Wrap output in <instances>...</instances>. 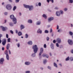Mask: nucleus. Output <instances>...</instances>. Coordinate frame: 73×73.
Wrapping results in <instances>:
<instances>
[{
    "label": "nucleus",
    "instance_id": "63",
    "mask_svg": "<svg viewBox=\"0 0 73 73\" xmlns=\"http://www.w3.org/2000/svg\"><path fill=\"white\" fill-rule=\"evenodd\" d=\"M59 48H63V47L61 45L60 46Z\"/></svg>",
    "mask_w": 73,
    "mask_h": 73
},
{
    "label": "nucleus",
    "instance_id": "4",
    "mask_svg": "<svg viewBox=\"0 0 73 73\" xmlns=\"http://www.w3.org/2000/svg\"><path fill=\"white\" fill-rule=\"evenodd\" d=\"M6 8L7 10H11L12 9V6L10 4L7 5L6 6Z\"/></svg>",
    "mask_w": 73,
    "mask_h": 73
},
{
    "label": "nucleus",
    "instance_id": "64",
    "mask_svg": "<svg viewBox=\"0 0 73 73\" xmlns=\"http://www.w3.org/2000/svg\"><path fill=\"white\" fill-rule=\"evenodd\" d=\"M2 50H4V47H2Z\"/></svg>",
    "mask_w": 73,
    "mask_h": 73
},
{
    "label": "nucleus",
    "instance_id": "58",
    "mask_svg": "<svg viewBox=\"0 0 73 73\" xmlns=\"http://www.w3.org/2000/svg\"><path fill=\"white\" fill-rule=\"evenodd\" d=\"M58 29H59V26L57 25V29L58 30Z\"/></svg>",
    "mask_w": 73,
    "mask_h": 73
},
{
    "label": "nucleus",
    "instance_id": "8",
    "mask_svg": "<svg viewBox=\"0 0 73 73\" xmlns=\"http://www.w3.org/2000/svg\"><path fill=\"white\" fill-rule=\"evenodd\" d=\"M4 61V59L3 58H1L0 59V64L3 65V62Z\"/></svg>",
    "mask_w": 73,
    "mask_h": 73
},
{
    "label": "nucleus",
    "instance_id": "28",
    "mask_svg": "<svg viewBox=\"0 0 73 73\" xmlns=\"http://www.w3.org/2000/svg\"><path fill=\"white\" fill-rule=\"evenodd\" d=\"M3 36L2 34H0V44L1 43V37Z\"/></svg>",
    "mask_w": 73,
    "mask_h": 73
},
{
    "label": "nucleus",
    "instance_id": "32",
    "mask_svg": "<svg viewBox=\"0 0 73 73\" xmlns=\"http://www.w3.org/2000/svg\"><path fill=\"white\" fill-rule=\"evenodd\" d=\"M47 68L48 69H49V70H52V68H51V67L50 66H48L47 67Z\"/></svg>",
    "mask_w": 73,
    "mask_h": 73
},
{
    "label": "nucleus",
    "instance_id": "50",
    "mask_svg": "<svg viewBox=\"0 0 73 73\" xmlns=\"http://www.w3.org/2000/svg\"><path fill=\"white\" fill-rule=\"evenodd\" d=\"M8 1L10 3H12L13 2L12 0H8Z\"/></svg>",
    "mask_w": 73,
    "mask_h": 73
},
{
    "label": "nucleus",
    "instance_id": "36",
    "mask_svg": "<svg viewBox=\"0 0 73 73\" xmlns=\"http://www.w3.org/2000/svg\"><path fill=\"white\" fill-rule=\"evenodd\" d=\"M68 8H65L64 9V11H65V12H66L67 11H68Z\"/></svg>",
    "mask_w": 73,
    "mask_h": 73
},
{
    "label": "nucleus",
    "instance_id": "10",
    "mask_svg": "<svg viewBox=\"0 0 73 73\" xmlns=\"http://www.w3.org/2000/svg\"><path fill=\"white\" fill-rule=\"evenodd\" d=\"M30 64H31V62L29 61H26L25 62V65L28 66L30 65Z\"/></svg>",
    "mask_w": 73,
    "mask_h": 73
},
{
    "label": "nucleus",
    "instance_id": "30",
    "mask_svg": "<svg viewBox=\"0 0 73 73\" xmlns=\"http://www.w3.org/2000/svg\"><path fill=\"white\" fill-rule=\"evenodd\" d=\"M69 34L70 35V36H72L73 34V33L71 31H70L69 32Z\"/></svg>",
    "mask_w": 73,
    "mask_h": 73
},
{
    "label": "nucleus",
    "instance_id": "13",
    "mask_svg": "<svg viewBox=\"0 0 73 73\" xmlns=\"http://www.w3.org/2000/svg\"><path fill=\"white\" fill-rule=\"evenodd\" d=\"M27 44L28 45H32L33 44V42H32V41L30 40L28 42Z\"/></svg>",
    "mask_w": 73,
    "mask_h": 73
},
{
    "label": "nucleus",
    "instance_id": "17",
    "mask_svg": "<svg viewBox=\"0 0 73 73\" xmlns=\"http://www.w3.org/2000/svg\"><path fill=\"white\" fill-rule=\"evenodd\" d=\"M28 23L29 24H32L33 23L32 20V19H29L28 21Z\"/></svg>",
    "mask_w": 73,
    "mask_h": 73
},
{
    "label": "nucleus",
    "instance_id": "20",
    "mask_svg": "<svg viewBox=\"0 0 73 73\" xmlns=\"http://www.w3.org/2000/svg\"><path fill=\"white\" fill-rule=\"evenodd\" d=\"M59 12L60 13V14L62 15L64 14V11H62V10H61L59 11Z\"/></svg>",
    "mask_w": 73,
    "mask_h": 73
},
{
    "label": "nucleus",
    "instance_id": "7",
    "mask_svg": "<svg viewBox=\"0 0 73 73\" xmlns=\"http://www.w3.org/2000/svg\"><path fill=\"white\" fill-rule=\"evenodd\" d=\"M56 41L58 44H61V39L60 38H58L56 39Z\"/></svg>",
    "mask_w": 73,
    "mask_h": 73
},
{
    "label": "nucleus",
    "instance_id": "31",
    "mask_svg": "<svg viewBox=\"0 0 73 73\" xmlns=\"http://www.w3.org/2000/svg\"><path fill=\"white\" fill-rule=\"evenodd\" d=\"M69 3H70L71 4H72L73 3V0H69Z\"/></svg>",
    "mask_w": 73,
    "mask_h": 73
},
{
    "label": "nucleus",
    "instance_id": "25",
    "mask_svg": "<svg viewBox=\"0 0 73 73\" xmlns=\"http://www.w3.org/2000/svg\"><path fill=\"white\" fill-rule=\"evenodd\" d=\"M53 64L54 66L56 67V68H57V64L56 63L54 62Z\"/></svg>",
    "mask_w": 73,
    "mask_h": 73
},
{
    "label": "nucleus",
    "instance_id": "19",
    "mask_svg": "<svg viewBox=\"0 0 73 73\" xmlns=\"http://www.w3.org/2000/svg\"><path fill=\"white\" fill-rule=\"evenodd\" d=\"M10 47V44H7L6 47L7 49V50H8V49H9V48Z\"/></svg>",
    "mask_w": 73,
    "mask_h": 73
},
{
    "label": "nucleus",
    "instance_id": "57",
    "mask_svg": "<svg viewBox=\"0 0 73 73\" xmlns=\"http://www.w3.org/2000/svg\"><path fill=\"white\" fill-rule=\"evenodd\" d=\"M55 9H58V8L57 7H56L54 8Z\"/></svg>",
    "mask_w": 73,
    "mask_h": 73
},
{
    "label": "nucleus",
    "instance_id": "5",
    "mask_svg": "<svg viewBox=\"0 0 73 73\" xmlns=\"http://www.w3.org/2000/svg\"><path fill=\"white\" fill-rule=\"evenodd\" d=\"M0 28L1 29H2V31H6V30H8V28L7 27H4L1 26Z\"/></svg>",
    "mask_w": 73,
    "mask_h": 73
},
{
    "label": "nucleus",
    "instance_id": "39",
    "mask_svg": "<svg viewBox=\"0 0 73 73\" xmlns=\"http://www.w3.org/2000/svg\"><path fill=\"white\" fill-rule=\"evenodd\" d=\"M69 57L68 56L66 59V61H69Z\"/></svg>",
    "mask_w": 73,
    "mask_h": 73
},
{
    "label": "nucleus",
    "instance_id": "56",
    "mask_svg": "<svg viewBox=\"0 0 73 73\" xmlns=\"http://www.w3.org/2000/svg\"><path fill=\"white\" fill-rule=\"evenodd\" d=\"M42 52H40V53L39 54V56H41V54H42Z\"/></svg>",
    "mask_w": 73,
    "mask_h": 73
},
{
    "label": "nucleus",
    "instance_id": "59",
    "mask_svg": "<svg viewBox=\"0 0 73 73\" xmlns=\"http://www.w3.org/2000/svg\"><path fill=\"white\" fill-rule=\"evenodd\" d=\"M71 53H72V54H73V49L71 50Z\"/></svg>",
    "mask_w": 73,
    "mask_h": 73
},
{
    "label": "nucleus",
    "instance_id": "12",
    "mask_svg": "<svg viewBox=\"0 0 73 73\" xmlns=\"http://www.w3.org/2000/svg\"><path fill=\"white\" fill-rule=\"evenodd\" d=\"M37 33L41 34L42 33V30L40 28H39L37 31Z\"/></svg>",
    "mask_w": 73,
    "mask_h": 73
},
{
    "label": "nucleus",
    "instance_id": "33",
    "mask_svg": "<svg viewBox=\"0 0 73 73\" xmlns=\"http://www.w3.org/2000/svg\"><path fill=\"white\" fill-rule=\"evenodd\" d=\"M44 33H49V31L46 30L44 31Z\"/></svg>",
    "mask_w": 73,
    "mask_h": 73
},
{
    "label": "nucleus",
    "instance_id": "37",
    "mask_svg": "<svg viewBox=\"0 0 73 73\" xmlns=\"http://www.w3.org/2000/svg\"><path fill=\"white\" fill-rule=\"evenodd\" d=\"M9 25L10 26H11V27H12V26H13V24L12 23H9Z\"/></svg>",
    "mask_w": 73,
    "mask_h": 73
},
{
    "label": "nucleus",
    "instance_id": "6",
    "mask_svg": "<svg viewBox=\"0 0 73 73\" xmlns=\"http://www.w3.org/2000/svg\"><path fill=\"white\" fill-rule=\"evenodd\" d=\"M6 42L7 40L6 39H4L3 40V41L2 42V44L3 46H5V45Z\"/></svg>",
    "mask_w": 73,
    "mask_h": 73
},
{
    "label": "nucleus",
    "instance_id": "35",
    "mask_svg": "<svg viewBox=\"0 0 73 73\" xmlns=\"http://www.w3.org/2000/svg\"><path fill=\"white\" fill-rule=\"evenodd\" d=\"M70 59L71 61H73V57L72 56H71V57H70Z\"/></svg>",
    "mask_w": 73,
    "mask_h": 73
},
{
    "label": "nucleus",
    "instance_id": "52",
    "mask_svg": "<svg viewBox=\"0 0 73 73\" xmlns=\"http://www.w3.org/2000/svg\"><path fill=\"white\" fill-rule=\"evenodd\" d=\"M9 54H11V51H10V50H9Z\"/></svg>",
    "mask_w": 73,
    "mask_h": 73
},
{
    "label": "nucleus",
    "instance_id": "44",
    "mask_svg": "<svg viewBox=\"0 0 73 73\" xmlns=\"http://www.w3.org/2000/svg\"><path fill=\"white\" fill-rule=\"evenodd\" d=\"M38 5L39 7H41V3L40 2L39 3H38Z\"/></svg>",
    "mask_w": 73,
    "mask_h": 73
},
{
    "label": "nucleus",
    "instance_id": "55",
    "mask_svg": "<svg viewBox=\"0 0 73 73\" xmlns=\"http://www.w3.org/2000/svg\"><path fill=\"white\" fill-rule=\"evenodd\" d=\"M50 33H52V29H50Z\"/></svg>",
    "mask_w": 73,
    "mask_h": 73
},
{
    "label": "nucleus",
    "instance_id": "15",
    "mask_svg": "<svg viewBox=\"0 0 73 73\" xmlns=\"http://www.w3.org/2000/svg\"><path fill=\"white\" fill-rule=\"evenodd\" d=\"M50 46L51 49H52V50L54 49V45L52 43H51Z\"/></svg>",
    "mask_w": 73,
    "mask_h": 73
},
{
    "label": "nucleus",
    "instance_id": "38",
    "mask_svg": "<svg viewBox=\"0 0 73 73\" xmlns=\"http://www.w3.org/2000/svg\"><path fill=\"white\" fill-rule=\"evenodd\" d=\"M46 40L47 41H49V38L48 36H47L46 37Z\"/></svg>",
    "mask_w": 73,
    "mask_h": 73
},
{
    "label": "nucleus",
    "instance_id": "62",
    "mask_svg": "<svg viewBox=\"0 0 73 73\" xmlns=\"http://www.w3.org/2000/svg\"><path fill=\"white\" fill-rule=\"evenodd\" d=\"M46 56V54H42V56H43V57H45Z\"/></svg>",
    "mask_w": 73,
    "mask_h": 73
},
{
    "label": "nucleus",
    "instance_id": "40",
    "mask_svg": "<svg viewBox=\"0 0 73 73\" xmlns=\"http://www.w3.org/2000/svg\"><path fill=\"white\" fill-rule=\"evenodd\" d=\"M42 16L43 17H44V18H45V19H46V15L45 14H43L42 15Z\"/></svg>",
    "mask_w": 73,
    "mask_h": 73
},
{
    "label": "nucleus",
    "instance_id": "43",
    "mask_svg": "<svg viewBox=\"0 0 73 73\" xmlns=\"http://www.w3.org/2000/svg\"><path fill=\"white\" fill-rule=\"evenodd\" d=\"M45 57L47 58H49V56L48 54H46Z\"/></svg>",
    "mask_w": 73,
    "mask_h": 73
},
{
    "label": "nucleus",
    "instance_id": "46",
    "mask_svg": "<svg viewBox=\"0 0 73 73\" xmlns=\"http://www.w3.org/2000/svg\"><path fill=\"white\" fill-rule=\"evenodd\" d=\"M61 31V29H59V30H58V32H60Z\"/></svg>",
    "mask_w": 73,
    "mask_h": 73
},
{
    "label": "nucleus",
    "instance_id": "24",
    "mask_svg": "<svg viewBox=\"0 0 73 73\" xmlns=\"http://www.w3.org/2000/svg\"><path fill=\"white\" fill-rule=\"evenodd\" d=\"M6 58L7 60H9V55H6Z\"/></svg>",
    "mask_w": 73,
    "mask_h": 73
},
{
    "label": "nucleus",
    "instance_id": "29",
    "mask_svg": "<svg viewBox=\"0 0 73 73\" xmlns=\"http://www.w3.org/2000/svg\"><path fill=\"white\" fill-rule=\"evenodd\" d=\"M25 37L26 38H28V35L27 34H26L25 35Z\"/></svg>",
    "mask_w": 73,
    "mask_h": 73
},
{
    "label": "nucleus",
    "instance_id": "53",
    "mask_svg": "<svg viewBox=\"0 0 73 73\" xmlns=\"http://www.w3.org/2000/svg\"><path fill=\"white\" fill-rule=\"evenodd\" d=\"M6 37L7 38H8V35L7 34L6 35Z\"/></svg>",
    "mask_w": 73,
    "mask_h": 73
},
{
    "label": "nucleus",
    "instance_id": "45",
    "mask_svg": "<svg viewBox=\"0 0 73 73\" xmlns=\"http://www.w3.org/2000/svg\"><path fill=\"white\" fill-rule=\"evenodd\" d=\"M19 1L20 0H15V3H19Z\"/></svg>",
    "mask_w": 73,
    "mask_h": 73
},
{
    "label": "nucleus",
    "instance_id": "16",
    "mask_svg": "<svg viewBox=\"0 0 73 73\" xmlns=\"http://www.w3.org/2000/svg\"><path fill=\"white\" fill-rule=\"evenodd\" d=\"M24 28H25V27L24 26V25H21L20 26V28L22 30V29H24Z\"/></svg>",
    "mask_w": 73,
    "mask_h": 73
},
{
    "label": "nucleus",
    "instance_id": "51",
    "mask_svg": "<svg viewBox=\"0 0 73 73\" xmlns=\"http://www.w3.org/2000/svg\"><path fill=\"white\" fill-rule=\"evenodd\" d=\"M26 73H30V71H27L25 72Z\"/></svg>",
    "mask_w": 73,
    "mask_h": 73
},
{
    "label": "nucleus",
    "instance_id": "18",
    "mask_svg": "<svg viewBox=\"0 0 73 73\" xmlns=\"http://www.w3.org/2000/svg\"><path fill=\"white\" fill-rule=\"evenodd\" d=\"M41 22L40 21H38L36 23V25H40L41 24Z\"/></svg>",
    "mask_w": 73,
    "mask_h": 73
},
{
    "label": "nucleus",
    "instance_id": "22",
    "mask_svg": "<svg viewBox=\"0 0 73 73\" xmlns=\"http://www.w3.org/2000/svg\"><path fill=\"white\" fill-rule=\"evenodd\" d=\"M49 1H51L52 3H54V1L53 0H47V1L49 3Z\"/></svg>",
    "mask_w": 73,
    "mask_h": 73
},
{
    "label": "nucleus",
    "instance_id": "47",
    "mask_svg": "<svg viewBox=\"0 0 73 73\" xmlns=\"http://www.w3.org/2000/svg\"><path fill=\"white\" fill-rule=\"evenodd\" d=\"M44 48H46V44H44Z\"/></svg>",
    "mask_w": 73,
    "mask_h": 73
},
{
    "label": "nucleus",
    "instance_id": "3",
    "mask_svg": "<svg viewBox=\"0 0 73 73\" xmlns=\"http://www.w3.org/2000/svg\"><path fill=\"white\" fill-rule=\"evenodd\" d=\"M10 19L13 20V21L14 23V24H16L17 23V19L15 17V16L13 15H11L10 16Z\"/></svg>",
    "mask_w": 73,
    "mask_h": 73
},
{
    "label": "nucleus",
    "instance_id": "27",
    "mask_svg": "<svg viewBox=\"0 0 73 73\" xmlns=\"http://www.w3.org/2000/svg\"><path fill=\"white\" fill-rule=\"evenodd\" d=\"M5 55H8V50H6L5 52Z\"/></svg>",
    "mask_w": 73,
    "mask_h": 73
},
{
    "label": "nucleus",
    "instance_id": "54",
    "mask_svg": "<svg viewBox=\"0 0 73 73\" xmlns=\"http://www.w3.org/2000/svg\"><path fill=\"white\" fill-rule=\"evenodd\" d=\"M59 66H60L61 67V66H62V64L61 63H59Z\"/></svg>",
    "mask_w": 73,
    "mask_h": 73
},
{
    "label": "nucleus",
    "instance_id": "42",
    "mask_svg": "<svg viewBox=\"0 0 73 73\" xmlns=\"http://www.w3.org/2000/svg\"><path fill=\"white\" fill-rule=\"evenodd\" d=\"M10 40H11V38H9L7 39V42H10Z\"/></svg>",
    "mask_w": 73,
    "mask_h": 73
},
{
    "label": "nucleus",
    "instance_id": "9",
    "mask_svg": "<svg viewBox=\"0 0 73 73\" xmlns=\"http://www.w3.org/2000/svg\"><path fill=\"white\" fill-rule=\"evenodd\" d=\"M68 42L70 45L73 44V40H72L69 39L68 40Z\"/></svg>",
    "mask_w": 73,
    "mask_h": 73
},
{
    "label": "nucleus",
    "instance_id": "60",
    "mask_svg": "<svg viewBox=\"0 0 73 73\" xmlns=\"http://www.w3.org/2000/svg\"><path fill=\"white\" fill-rule=\"evenodd\" d=\"M20 44L19 43H18V44H17V47L19 48V47H20Z\"/></svg>",
    "mask_w": 73,
    "mask_h": 73
},
{
    "label": "nucleus",
    "instance_id": "2",
    "mask_svg": "<svg viewBox=\"0 0 73 73\" xmlns=\"http://www.w3.org/2000/svg\"><path fill=\"white\" fill-rule=\"evenodd\" d=\"M23 6L25 8L27 9L28 8L30 11H33V5H29L24 4Z\"/></svg>",
    "mask_w": 73,
    "mask_h": 73
},
{
    "label": "nucleus",
    "instance_id": "48",
    "mask_svg": "<svg viewBox=\"0 0 73 73\" xmlns=\"http://www.w3.org/2000/svg\"><path fill=\"white\" fill-rule=\"evenodd\" d=\"M5 15H8V12H5L4 13Z\"/></svg>",
    "mask_w": 73,
    "mask_h": 73
},
{
    "label": "nucleus",
    "instance_id": "34",
    "mask_svg": "<svg viewBox=\"0 0 73 73\" xmlns=\"http://www.w3.org/2000/svg\"><path fill=\"white\" fill-rule=\"evenodd\" d=\"M16 8H17L16 6H14V7H13V11H15V10L16 9Z\"/></svg>",
    "mask_w": 73,
    "mask_h": 73
},
{
    "label": "nucleus",
    "instance_id": "49",
    "mask_svg": "<svg viewBox=\"0 0 73 73\" xmlns=\"http://www.w3.org/2000/svg\"><path fill=\"white\" fill-rule=\"evenodd\" d=\"M10 32L11 33V34H13V32L12 30H10Z\"/></svg>",
    "mask_w": 73,
    "mask_h": 73
},
{
    "label": "nucleus",
    "instance_id": "11",
    "mask_svg": "<svg viewBox=\"0 0 73 73\" xmlns=\"http://www.w3.org/2000/svg\"><path fill=\"white\" fill-rule=\"evenodd\" d=\"M56 14L57 16H60V11H56Z\"/></svg>",
    "mask_w": 73,
    "mask_h": 73
},
{
    "label": "nucleus",
    "instance_id": "41",
    "mask_svg": "<svg viewBox=\"0 0 73 73\" xmlns=\"http://www.w3.org/2000/svg\"><path fill=\"white\" fill-rule=\"evenodd\" d=\"M58 43H56V46H57V47H58V48L59 47V44H58Z\"/></svg>",
    "mask_w": 73,
    "mask_h": 73
},
{
    "label": "nucleus",
    "instance_id": "14",
    "mask_svg": "<svg viewBox=\"0 0 73 73\" xmlns=\"http://www.w3.org/2000/svg\"><path fill=\"white\" fill-rule=\"evenodd\" d=\"M54 19V18L53 17H51L49 18L48 19L49 22H50L51 21H52V20H53Z\"/></svg>",
    "mask_w": 73,
    "mask_h": 73
},
{
    "label": "nucleus",
    "instance_id": "23",
    "mask_svg": "<svg viewBox=\"0 0 73 73\" xmlns=\"http://www.w3.org/2000/svg\"><path fill=\"white\" fill-rule=\"evenodd\" d=\"M18 35L19 36H21L22 35V33L20 31L18 32Z\"/></svg>",
    "mask_w": 73,
    "mask_h": 73
},
{
    "label": "nucleus",
    "instance_id": "1",
    "mask_svg": "<svg viewBox=\"0 0 73 73\" xmlns=\"http://www.w3.org/2000/svg\"><path fill=\"white\" fill-rule=\"evenodd\" d=\"M32 48L33 49V52L34 53H33L31 55L32 57H36V54L38 50V47L36 45H35L33 46Z\"/></svg>",
    "mask_w": 73,
    "mask_h": 73
},
{
    "label": "nucleus",
    "instance_id": "21",
    "mask_svg": "<svg viewBox=\"0 0 73 73\" xmlns=\"http://www.w3.org/2000/svg\"><path fill=\"white\" fill-rule=\"evenodd\" d=\"M47 62V60H46V59H45L43 60V62L44 64H46V63Z\"/></svg>",
    "mask_w": 73,
    "mask_h": 73
},
{
    "label": "nucleus",
    "instance_id": "26",
    "mask_svg": "<svg viewBox=\"0 0 73 73\" xmlns=\"http://www.w3.org/2000/svg\"><path fill=\"white\" fill-rule=\"evenodd\" d=\"M43 51H44V49H43V48H40V52H41L42 53H43Z\"/></svg>",
    "mask_w": 73,
    "mask_h": 73
},
{
    "label": "nucleus",
    "instance_id": "61",
    "mask_svg": "<svg viewBox=\"0 0 73 73\" xmlns=\"http://www.w3.org/2000/svg\"><path fill=\"white\" fill-rule=\"evenodd\" d=\"M53 42L54 43H56V41L55 40H54L53 41Z\"/></svg>",
    "mask_w": 73,
    "mask_h": 73
}]
</instances>
